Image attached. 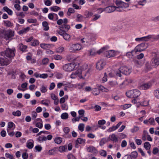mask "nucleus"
<instances>
[{
	"label": "nucleus",
	"instance_id": "9b49d317",
	"mask_svg": "<svg viewBox=\"0 0 159 159\" xmlns=\"http://www.w3.org/2000/svg\"><path fill=\"white\" fill-rule=\"evenodd\" d=\"M152 85V83L151 82L144 83L142 84L140 87V89L143 90H147L150 88Z\"/></svg>",
	"mask_w": 159,
	"mask_h": 159
},
{
	"label": "nucleus",
	"instance_id": "c03bdc74",
	"mask_svg": "<svg viewBox=\"0 0 159 159\" xmlns=\"http://www.w3.org/2000/svg\"><path fill=\"white\" fill-rule=\"evenodd\" d=\"M49 45L48 44L45 43H41L40 44V47L44 49H47L49 48Z\"/></svg>",
	"mask_w": 159,
	"mask_h": 159
},
{
	"label": "nucleus",
	"instance_id": "f704fd0d",
	"mask_svg": "<svg viewBox=\"0 0 159 159\" xmlns=\"http://www.w3.org/2000/svg\"><path fill=\"white\" fill-rule=\"evenodd\" d=\"M38 140L40 143H42L47 140V138L45 136H41L39 137Z\"/></svg>",
	"mask_w": 159,
	"mask_h": 159
},
{
	"label": "nucleus",
	"instance_id": "bb28decb",
	"mask_svg": "<svg viewBox=\"0 0 159 159\" xmlns=\"http://www.w3.org/2000/svg\"><path fill=\"white\" fill-rule=\"evenodd\" d=\"M30 28L29 27H27L25 28L20 30L18 32V33L19 34H25L27 32L29 31L30 30Z\"/></svg>",
	"mask_w": 159,
	"mask_h": 159
},
{
	"label": "nucleus",
	"instance_id": "338daca9",
	"mask_svg": "<svg viewBox=\"0 0 159 159\" xmlns=\"http://www.w3.org/2000/svg\"><path fill=\"white\" fill-rule=\"evenodd\" d=\"M154 94L156 98H159V89L155 91Z\"/></svg>",
	"mask_w": 159,
	"mask_h": 159
},
{
	"label": "nucleus",
	"instance_id": "680f3d73",
	"mask_svg": "<svg viewBox=\"0 0 159 159\" xmlns=\"http://www.w3.org/2000/svg\"><path fill=\"white\" fill-rule=\"evenodd\" d=\"M57 33L60 35L63 36L64 34H65V33H66V32L62 30H58L57 31Z\"/></svg>",
	"mask_w": 159,
	"mask_h": 159
},
{
	"label": "nucleus",
	"instance_id": "69168bd1",
	"mask_svg": "<svg viewBox=\"0 0 159 159\" xmlns=\"http://www.w3.org/2000/svg\"><path fill=\"white\" fill-rule=\"evenodd\" d=\"M78 113L80 115L79 116H80V117H82L84 115V111L83 110H80L78 111Z\"/></svg>",
	"mask_w": 159,
	"mask_h": 159
},
{
	"label": "nucleus",
	"instance_id": "f257e3e1",
	"mask_svg": "<svg viewBox=\"0 0 159 159\" xmlns=\"http://www.w3.org/2000/svg\"><path fill=\"white\" fill-rule=\"evenodd\" d=\"M131 72V69L126 66H123L120 67L118 70L115 72L116 76L121 77V73L125 75H128L130 74Z\"/></svg>",
	"mask_w": 159,
	"mask_h": 159
},
{
	"label": "nucleus",
	"instance_id": "b1692460",
	"mask_svg": "<svg viewBox=\"0 0 159 159\" xmlns=\"http://www.w3.org/2000/svg\"><path fill=\"white\" fill-rule=\"evenodd\" d=\"M85 140L81 138H78L77 140L75 142L76 146L79 144H84L85 142Z\"/></svg>",
	"mask_w": 159,
	"mask_h": 159
},
{
	"label": "nucleus",
	"instance_id": "7c9ffc66",
	"mask_svg": "<svg viewBox=\"0 0 159 159\" xmlns=\"http://www.w3.org/2000/svg\"><path fill=\"white\" fill-rule=\"evenodd\" d=\"M61 8L57 6H53L50 7V9L51 11L57 12L59 10H60Z\"/></svg>",
	"mask_w": 159,
	"mask_h": 159
},
{
	"label": "nucleus",
	"instance_id": "8fccbe9b",
	"mask_svg": "<svg viewBox=\"0 0 159 159\" xmlns=\"http://www.w3.org/2000/svg\"><path fill=\"white\" fill-rule=\"evenodd\" d=\"M118 128L116 126H113L109 128L107 130V131L108 132H111L115 130Z\"/></svg>",
	"mask_w": 159,
	"mask_h": 159
},
{
	"label": "nucleus",
	"instance_id": "a878e982",
	"mask_svg": "<svg viewBox=\"0 0 159 159\" xmlns=\"http://www.w3.org/2000/svg\"><path fill=\"white\" fill-rule=\"evenodd\" d=\"M3 22L4 25L8 27H11L13 25V24L9 20H4Z\"/></svg>",
	"mask_w": 159,
	"mask_h": 159
},
{
	"label": "nucleus",
	"instance_id": "2f4dec72",
	"mask_svg": "<svg viewBox=\"0 0 159 159\" xmlns=\"http://www.w3.org/2000/svg\"><path fill=\"white\" fill-rule=\"evenodd\" d=\"M39 41L36 39H33L31 42V45L33 46H36L39 44Z\"/></svg>",
	"mask_w": 159,
	"mask_h": 159
},
{
	"label": "nucleus",
	"instance_id": "13d9d810",
	"mask_svg": "<svg viewBox=\"0 0 159 159\" xmlns=\"http://www.w3.org/2000/svg\"><path fill=\"white\" fill-rule=\"evenodd\" d=\"M44 3L46 6H50L52 4V1H51L49 0H47L46 1L44 0Z\"/></svg>",
	"mask_w": 159,
	"mask_h": 159
},
{
	"label": "nucleus",
	"instance_id": "9d476101",
	"mask_svg": "<svg viewBox=\"0 0 159 159\" xmlns=\"http://www.w3.org/2000/svg\"><path fill=\"white\" fill-rule=\"evenodd\" d=\"M151 64L152 66L155 67L159 65V56H157L152 59Z\"/></svg>",
	"mask_w": 159,
	"mask_h": 159
},
{
	"label": "nucleus",
	"instance_id": "20e7f679",
	"mask_svg": "<svg viewBox=\"0 0 159 159\" xmlns=\"http://www.w3.org/2000/svg\"><path fill=\"white\" fill-rule=\"evenodd\" d=\"M15 50V48H13L12 49L9 48H7L5 52H1L0 55L2 56L5 55L7 57L12 58L15 56L14 51Z\"/></svg>",
	"mask_w": 159,
	"mask_h": 159
},
{
	"label": "nucleus",
	"instance_id": "3c124183",
	"mask_svg": "<svg viewBox=\"0 0 159 159\" xmlns=\"http://www.w3.org/2000/svg\"><path fill=\"white\" fill-rule=\"evenodd\" d=\"M12 114L14 116H19L21 115V113L20 111L18 110L13 112Z\"/></svg>",
	"mask_w": 159,
	"mask_h": 159
},
{
	"label": "nucleus",
	"instance_id": "4c0bfd02",
	"mask_svg": "<svg viewBox=\"0 0 159 159\" xmlns=\"http://www.w3.org/2000/svg\"><path fill=\"white\" fill-rule=\"evenodd\" d=\"M144 147L146 150H149L151 147V145L149 142H145L144 144Z\"/></svg>",
	"mask_w": 159,
	"mask_h": 159
},
{
	"label": "nucleus",
	"instance_id": "2eb2a0df",
	"mask_svg": "<svg viewBox=\"0 0 159 159\" xmlns=\"http://www.w3.org/2000/svg\"><path fill=\"white\" fill-rule=\"evenodd\" d=\"M87 152H91L93 154H96L98 153V151L93 146H90L86 148Z\"/></svg>",
	"mask_w": 159,
	"mask_h": 159
},
{
	"label": "nucleus",
	"instance_id": "f3484780",
	"mask_svg": "<svg viewBox=\"0 0 159 159\" xmlns=\"http://www.w3.org/2000/svg\"><path fill=\"white\" fill-rule=\"evenodd\" d=\"M143 123L146 124L148 125L149 124L151 125H155V121L153 118L151 117L148 120H145Z\"/></svg>",
	"mask_w": 159,
	"mask_h": 159
},
{
	"label": "nucleus",
	"instance_id": "f03ea898",
	"mask_svg": "<svg viewBox=\"0 0 159 159\" xmlns=\"http://www.w3.org/2000/svg\"><path fill=\"white\" fill-rule=\"evenodd\" d=\"M116 11H122L125 8H127L129 6V4L125 3L120 0H117L116 2Z\"/></svg>",
	"mask_w": 159,
	"mask_h": 159
},
{
	"label": "nucleus",
	"instance_id": "423d86ee",
	"mask_svg": "<svg viewBox=\"0 0 159 159\" xmlns=\"http://www.w3.org/2000/svg\"><path fill=\"white\" fill-rule=\"evenodd\" d=\"M82 70L81 69H79L75 72H73L70 75L71 79H75L78 77L80 79H84L82 75Z\"/></svg>",
	"mask_w": 159,
	"mask_h": 159
},
{
	"label": "nucleus",
	"instance_id": "39448f33",
	"mask_svg": "<svg viewBox=\"0 0 159 159\" xmlns=\"http://www.w3.org/2000/svg\"><path fill=\"white\" fill-rule=\"evenodd\" d=\"M77 65L75 63L66 64L62 67L63 69L66 71H71L77 68Z\"/></svg>",
	"mask_w": 159,
	"mask_h": 159
},
{
	"label": "nucleus",
	"instance_id": "5fc2aeb1",
	"mask_svg": "<svg viewBox=\"0 0 159 159\" xmlns=\"http://www.w3.org/2000/svg\"><path fill=\"white\" fill-rule=\"evenodd\" d=\"M62 109L63 110H67L68 107L66 103H64L61 105Z\"/></svg>",
	"mask_w": 159,
	"mask_h": 159
},
{
	"label": "nucleus",
	"instance_id": "72a5a7b5",
	"mask_svg": "<svg viewBox=\"0 0 159 159\" xmlns=\"http://www.w3.org/2000/svg\"><path fill=\"white\" fill-rule=\"evenodd\" d=\"M60 28L67 31L70 28V26L67 24H63L60 26Z\"/></svg>",
	"mask_w": 159,
	"mask_h": 159
},
{
	"label": "nucleus",
	"instance_id": "4468645a",
	"mask_svg": "<svg viewBox=\"0 0 159 159\" xmlns=\"http://www.w3.org/2000/svg\"><path fill=\"white\" fill-rule=\"evenodd\" d=\"M145 44L143 43H141L137 46L134 49V51L136 52H140L143 51L145 48H143Z\"/></svg>",
	"mask_w": 159,
	"mask_h": 159
},
{
	"label": "nucleus",
	"instance_id": "1a4fd4ad",
	"mask_svg": "<svg viewBox=\"0 0 159 159\" xmlns=\"http://www.w3.org/2000/svg\"><path fill=\"white\" fill-rule=\"evenodd\" d=\"M11 60L0 57V65L1 66H7L11 62Z\"/></svg>",
	"mask_w": 159,
	"mask_h": 159
},
{
	"label": "nucleus",
	"instance_id": "6e6d98bb",
	"mask_svg": "<svg viewBox=\"0 0 159 159\" xmlns=\"http://www.w3.org/2000/svg\"><path fill=\"white\" fill-rule=\"evenodd\" d=\"M37 114L36 112L35 111H32L31 113L32 119L33 120L35 119L36 118V117L37 116Z\"/></svg>",
	"mask_w": 159,
	"mask_h": 159
},
{
	"label": "nucleus",
	"instance_id": "473e14b6",
	"mask_svg": "<svg viewBox=\"0 0 159 159\" xmlns=\"http://www.w3.org/2000/svg\"><path fill=\"white\" fill-rule=\"evenodd\" d=\"M92 93L95 95H98L100 93V90L96 88L92 89Z\"/></svg>",
	"mask_w": 159,
	"mask_h": 159
},
{
	"label": "nucleus",
	"instance_id": "c9c22d12",
	"mask_svg": "<svg viewBox=\"0 0 159 159\" xmlns=\"http://www.w3.org/2000/svg\"><path fill=\"white\" fill-rule=\"evenodd\" d=\"M49 101L47 99H44L41 101L40 102L41 103H42L46 106H49Z\"/></svg>",
	"mask_w": 159,
	"mask_h": 159
},
{
	"label": "nucleus",
	"instance_id": "5701e85b",
	"mask_svg": "<svg viewBox=\"0 0 159 159\" xmlns=\"http://www.w3.org/2000/svg\"><path fill=\"white\" fill-rule=\"evenodd\" d=\"M42 25L43 27V30L45 31H48L49 29V27L48 23L46 21L43 22Z\"/></svg>",
	"mask_w": 159,
	"mask_h": 159
},
{
	"label": "nucleus",
	"instance_id": "a211bd4d",
	"mask_svg": "<svg viewBox=\"0 0 159 159\" xmlns=\"http://www.w3.org/2000/svg\"><path fill=\"white\" fill-rule=\"evenodd\" d=\"M109 138L112 141L116 142L118 141V139L116 135L114 134L110 135L109 136Z\"/></svg>",
	"mask_w": 159,
	"mask_h": 159
},
{
	"label": "nucleus",
	"instance_id": "ddd939ff",
	"mask_svg": "<svg viewBox=\"0 0 159 159\" xmlns=\"http://www.w3.org/2000/svg\"><path fill=\"white\" fill-rule=\"evenodd\" d=\"M105 54L107 57L110 58L116 56V52L113 50H111L106 51Z\"/></svg>",
	"mask_w": 159,
	"mask_h": 159
},
{
	"label": "nucleus",
	"instance_id": "4d7b16f0",
	"mask_svg": "<svg viewBox=\"0 0 159 159\" xmlns=\"http://www.w3.org/2000/svg\"><path fill=\"white\" fill-rule=\"evenodd\" d=\"M106 141L107 140L105 138L102 139L100 142V146H102L106 143Z\"/></svg>",
	"mask_w": 159,
	"mask_h": 159
},
{
	"label": "nucleus",
	"instance_id": "4be33fe9",
	"mask_svg": "<svg viewBox=\"0 0 159 159\" xmlns=\"http://www.w3.org/2000/svg\"><path fill=\"white\" fill-rule=\"evenodd\" d=\"M54 17H56L57 20L58 19V16L56 14L51 13H49L48 15V17L50 20H53Z\"/></svg>",
	"mask_w": 159,
	"mask_h": 159
},
{
	"label": "nucleus",
	"instance_id": "aec40b11",
	"mask_svg": "<svg viewBox=\"0 0 159 159\" xmlns=\"http://www.w3.org/2000/svg\"><path fill=\"white\" fill-rule=\"evenodd\" d=\"M88 55L91 57H93L96 54L97 52L94 48L91 49L88 51Z\"/></svg>",
	"mask_w": 159,
	"mask_h": 159
},
{
	"label": "nucleus",
	"instance_id": "bf43d9fd",
	"mask_svg": "<svg viewBox=\"0 0 159 159\" xmlns=\"http://www.w3.org/2000/svg\"><path fill=\"white\" fill-rule=\"evenodd\" d=\"M93 15V13L90 11H87L86 12L85 15L87 18Z\"/></svg>",
	"mask_w": 159,
	"mask_h": 159
},
{
	"label": "nucleus",
	"instance_id": "49530a36",
	"mask_svg": "<svg viewBox=\"0 0 159 159\" xmlns=\"http://www.w3.org/2000/svg\"><path fill=\"white\" fill-rule=\"evenodd\" d=\"M130 156L133 159H135L138 156V153L136 151L133 152Z\"/></svg>",
	"mask_w": 159,
	"mask_h": 159
},
{
	"label": "nucleus",
	"instance_id": "58836bf2",
	"mask_svg": "<svg viewBox=\"0 0 159 159\" xmlns=\"http://www.w3.org/2000/svg\"><path fill=\"white\" fill-rule=\"evenodd\" d=\"M54 142L57 144H60L62 142V139L59 137H56L54 139Z\"/></svg>",
	"mask_w": 159,
	"mask_h": 159
},
{
	"label": "nucleus",
	"instance_id": "f8f14e48",
	"mask_svg": "<svg viewBox=\"0 0 159 159\" xmlns=\"http://www.w3.org/2000/svg\"><path fill=\"white\" fill-rule=\"evenodd\" d=\"M14 35V31L11 30H8L5 33L4 38L6 40H7L13 37Z\"/></svg>",
	"mask_w": 159,
	"mask_h": 159
},
{
	"label": "nucleus",
	"instance_id": "ea45409f",
	"mask_svg": "<svg viewBox=\"0 0 159 159\" xmlns=\"http://www.w3.org/2000/svg\"><path fill=\"white\" fill-rule=\"evenodd\" d=\"M40 90L42 93H45L47 91V86L43 85L40 88Z\"/></svg>",
	"mask_w": 159,
	"mask_h": 159
},
{
	"label": "nucleus",
	"instance_id": "393cba45",
	"mask_svg": "<svg viewBox=\"0 0 159 159\" xmlns=\"http://www.w3.org/2000/svg\"><path fill=\"white\" fill-rule=\"evenodd\" d=\"M140 104L143 106H147L149 105V100L147 99H144L141 101Z\"/></svg>",
	"mask_w": 159,
	"mask_h": 159
},
{
	"label": "nucleus",
	"instance_id": "dca6fc26",
	"mask_svg": "<svg viewBox=\"0 0 159 159\" xmlns=\"http://www.w3.org/2000/svg\"><path fill=\"white\" fill-rule=\"evenodd\" d=\"M105 11L107 13H111L115 11H116V9L115 6H111L107 7L105 8Z\"/></svg>",
	"mask_w": 159,
	"mask_h": 159
},
{
	"label": "nucleus",
	"instance_id": "412c9836",
	"mask_svg": "<svg viewBox=\"0 0 159 159\" xmlns=\"http://www.w3.org/2000/svg\"><path fill=\"white\" fill-rule=\"evenodd\" d=\"M34 141L32 140H30L26 143V147L29 149H32L34 147Z\"/></svg>",
	"mask_w": 159,
	"mask_h": 159
},
{
	"label": "nucleus",
	"instance_id": "c85d7f7f",
	"mask_svg": "<svg viewBox=\"0 0 159 159\" xmlns=\"http://www.w3.org/2000/svg\"><path fill=\"white\" fill-rule=\"evenodd\" d=\"M3 9L7 13L10 15H12L13 13L12 11L9 8L7 7H4L3 8Z\"/></svg>",
	"mask_w": 159,
	"mask_h": 159
},
{
	"label": "nucleus",
	"instance_id": "7ed1b4c3",
	"mask_svg": "<svg viewBox=\"0 0 159 159\" xmlns=\"http://www.w3.org/2000/svg\"><path fill=\"white\" fill-rule=\"evenodd\" d=\"M127 97L130 98H137L141 94L140 91L137 89L129 90L126 93Z\"/></svg>",
	"mask_w": 159,
	"mask_h": 159
},
{
	"label": "nucleus",
	"instance_id": "de8ad7c7",
	"mask_svg": "<svg viewBox=\"0 0 159 159\" xmlns=\"http://www.w3.org/2000/svg\"><path fill=\"white\" fill-rule=\"evenodd\" d=\"M84 85V83H79L75 84V87L79 89H82Z\"/></svg>",
	"mask_w": 159,
	"mask_h": 159
},
{
	"label": "nucleus",
	"instance_id": "0e129e2a",
	"mask_svg": "<svg viewBox=\"0 0 159 159\" xmlns=\"http://www.w3.org/2000/svg\"><path fill=\"white\" fill-rule=\"evenodd\" d=\"M77 17L78 19V21H81L83 19V16L80 14H77Z\"/></svg>",
	"mask_w": 159,
	"mask_h": 159
},
{
	"label": "nucleus",
	"instance_id": "0eeeda50",
	"mask_svg": "<svg viewBox=\"0 0 159 159\" xmlns=\"http://www.w3.org/2000/svg\"><path fill=\"white\" fill-rule=\"evenodd\" d=\"M69 49L72 52H75L80 50L82 48V46L79 43H74L70 45Z\"/></svg>",
	"mask_w": 159,
	"mask_h": 159
},
{
	"label": "nucleus",
	"instance_id": "a19ab883",
	"mask_svg": "<svg viewBox=\"0 0 159 159\" xmlns=\"http://www.w3.org/2000/svg\"><path fill=\"white\" fill-rule=\"evenodd\" d=\"M132 80L130 79H125V81L123 82V84L125 85H127L129 83H132Z\"/></svg>",
	"mask_w": 159,
	"mask_h": 159
},
{
	"label": "nucleus",
	"instance_id": "cd10ccee",
	"mask_svg": "<svg viewBox=\"0 0 159 159\" xmlns=\"http://www.w3.org/2000/svg\"><path fill=\"white\" fill-rule=\"evenodd\" d=\"M62 37L66 41H70V40L71 39L70 35L67 33L66 32Z\"/></svg>",
	"mask_w": 159,
	"mask_h": 159
},
{
	"label": "nucleus",
	"instance_id": "c756f323",
	"mask_svg": "<svg viewBox=\"0 0 159 159\" xmlns=\"http://www.w3.org/2000/svg\"><path fill=\"white\" fill-rule=\"evenodd\" d=\"M95 35L93 34H89L87 40L89 41V45L91 44V42L94 40Z\"/></svg>",
	"mask_w": 159,
	"mask_h": 159
},
{
	"label": "nucleus",
	"instance_id": "864d4df0",
	"mask_svg": "<svg viewBox=\"0 0 159 159\" xmlns=\"http://www.w3.org/2000/svg\"><path fill=\"white\" fill-rule=\"evenodd\" d=\"M109 84L111 87H114L117 84L116 81H110L109 82Z\"/></svg>",
	"mask_w": 159,
	"mask_h": 159
},
{
	"label": "nucleus",
	"instance_id": "052dcab7",
	"mask_svg": "<svg viewBox=\"0 0 159 159\" xmlns=\"http://www.w3.org/2000/svg\"><path fill=\"white\" fill-rule=\"evenodd\" d=\"M132 100V102L134 104H137L139 102V98H134Z\"/></svg>",
	"mask_w": 159,
	"mask_h": 159
},
{
	"label": "nucleus",
	"instance_id": "79ce46f5",
	"mask_svg": "<svg viewBox=\"0 0 159 159\" xmlns=\"http://www.w3.org/2000/svg\"><path fill=\"white\" fill-rule=\"evenodd\" d=\"M68 117V115L67 113L65 112L62 113L61 115V118L62 119L66 120Z\"/></svg>",
	"mask_w": 159,
	"mask_h": 159
},
{
	"label": "nucleus",
	"instance_id": "774afa93",
	"mask_svg": "<svg viewBox=\"0 0 159 159\" xmlns=\"http://www.w3.org/2000/svg\"><path fill=\"white\" fill-rule=\"evenodd\" d=\"M99 152L102 156L106 157L107 155V152L104 150H102L100 151Z\"/></svg>",
	"mask_w": 159,
	"mask_h": 159
},
{
	"label": "nucleus",
	"instance_id": "603ef678",
	"mask_svg": "<svg viewBox=\"0 0 159 159\" xmlns=\"http://www.w3.org/2000/svg\"><path fill=\"white\" fill-rule=\"evenodd\" d=\"M139 129V127L138 126H135L133 128L131 129V131L132 133H134L138 131Z\"/></svg>",
	"mask_w": 159,
	"mask_h": 159
},
{
	"label": "nucleus",
	"instance_id": "37998d69",
	"mask_svg": "<svg viewBox=\"0 0 159 159\" xmlns=\"http://www.w3.org/2000/svg\"><path fill=\"white\" fill-rule=\"evenodd\" d=\"M147 2V1L146 0H142L139 1L138 2V5H140L142 6H144L146 4ZM137 5H136V6Z\"/></svg>",
	"mask_w": 159,
	"mask_h": 159
},
{
	"label": "nucleus",
	"instance_id": "a18cd8bd",
	"mask_svg": "<svg viewBox=\"0 0 159 159\" xmlns=\"http://www.w3.org/2000/svg\"><path fill=\"white\" fill-rule=\"evenodd\" d=\"M20 49L22 51H25L27 48V46L24 45L22 44H20L19 45Z\"/></svg>",
	"mask_w": 159,
	"mask_h": 159
},
{
	"label": "nucleus",
	"instance_id": "e2e57ef3",
	"mask_svg": "<svg viewBox=\"0 0 159 159\" xmlns=\"http://www.w3.org/2000/svg\"><path fill=\"white\" fill-rule=\"evenodd\" d=\"M64 50V48L60 47L57 48L56 49V51L57 52L60 53L62 52Z\"/></svg>",
	"mask_w": 159,
	"mask_h": 159
},
{
	"label": "nucleus",
	"instance_id": "e433bc0d",
	"mask_svg": "<svg viewBox=\"0 0 159 159\" xmlns=\"http://www.w3.org/2000/svg\"><path fill=\"white\" fill-rule=\"evenodd\" d=\"M59 150L60 152H66L67 151V147L66 146H61L59 148Z\"/></svg>",
	"mask_w": 159,
	"mask_h": 159
},
{
	"label": "nucleus",
	"instance_id": "09e8293b",
	"mask_svg": "<svg viewBox=\"0 0 159 159\" xmlns=\"http://www.w3.org/2000/svg\"><path fill=\"white\" fill-rule=\"evenodd\" d=\"M84 125L83 123L79 124L78 125V128L79 129L81 132L83 131L84 130Z\"/></svg>",
	"mask_w": 159,
	"mask_h": 159
},
{
	"label": "nucleus",
	"instance_id": "6e6552de",
	"mask_svg": "<svg viewBox=\"0 0 159 159\" xmlns=\"http://www.w3.org/2000/svg\"><path fill=\"white\" fill-rule=\"evenodd\" d=\"M106 64L105 61L103 59H101L96 63V68L99 70H102Z\"/></svg>",
	"mask_w": 159,
	"mask_h": 159
},
{
	"label": "nucleus",
	"instance_id": "6ab92c4d",
	"mask_svg": "<svg viewBox=\"0 0 159 159\" xmlns=\"http://www.w3.org/2000/svg\"><path fill=\"white\" fill-rule=\"evenodd\" d=\"M143 41H148L151 39H154L155 38L153 35H149L148 36L143 37Z\"/></svg>",
	"mask_w": 159,
	"mask_h": 159
}]
</instances>
